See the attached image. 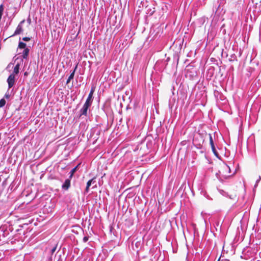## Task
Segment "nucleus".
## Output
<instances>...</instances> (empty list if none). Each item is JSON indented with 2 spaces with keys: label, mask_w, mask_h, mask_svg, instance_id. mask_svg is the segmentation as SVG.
<instances>
[{
  "label": "nucleus",
  "mask_w": 261,
  "mask_h": 261,
  "mask_svg": "<svg viewBox=\"0 0 261 261\" xmlns=\"http://www.w3.org/2000/svg\"><path fill=\"white\" fill-rule=\"evenodd\" d=\"M77 166H76L75 167H74V168H73L70 172V176H69V178L71 179L74 173L76 172V170H77Z\"/></svg>",
  "instance_id": "obj_11"
},
{
  "label": "nucleus",
  "mask_w": 261,
  "mask_h": 261,
  "mask_svg": "<svg viewBox=\"0 0 261 261\" xmlns=\"http://www.w3.org/2000/svg\"><path fill=\"white\" fill-rule=\"evenodd\" d=\"M88 239L87 237H85L83 239V241L84 242H86L88 241Z\"/></svg>",
  "instance_id": "obj_18"
},
{
  "label": "nucleus",
  "mask_w": 261,
  "mask_h": 261,
  "mask_svg": "<svg viewBox=\"0 0 261 261\" xmlns=\"http://www.w3.org/2000/svg\"><path fill=\"white\" fill-rule=\"evenodd\" d=\"M208 136H209V138H210V145H211V146H213V145H214V142H213V138H212V135L211 134H209Z\"/></svg>",
  "instance_id": "obj_14"
},
{
  "label": "nucleus",
  "mask_w": 261,
  "mask_h": 261,
  "mask_svg": "<svg viewBox=\"0 0 261 261\" xmlns=\"http://www.w3.org/2000/svg\"><path fill=\"white\" fill-rule=\"evenodd\" d=\"M91 105L85 102L83 107V108L81 109L80 112H81V115H85L87 116V111L89 108L90 107Z\"/></svg>",
  "instance_id": "obj_3"
},
{
  "label": "nucleus",
  "mask_w": 261,
  "mask_h": 261,
  "mask_svg": "<svg viewBox=\"0 0 261 261\" xmlns=\"http://www.w3.org/2000/svg\"><path fill=\"white\" fill-rule=\"evenodd\" d=\"M15 75L13 74V73H12L9 76L7 79V83L8 84V87L9 89L13 86L15 84Z\"/></svg>",
  "instance_id": "obj_2"
},
{
  "label": "nucleus",
  "mask_w": 261,
  "mask_h": 261,
  "mask_svg": "<svg viewBox=\"0 0 261 261\" xmlns=\"http://www.w3.org/2000/svg\"><path fill=\"white\" fill-rule=\"evenodd\" d=\"M76 69V66L75 67L74 70H73L71 72L70 76L68 77V79H67V80L66 81V84H67L69 83L70 81L73 79L74 76L75 71Z\"/></svg>",
  "instance_id": "obj_8"
},
{
  "label": "nucleus",
  "mask_w": 261,
  "mask_h": 261,
  "mask_svg": "<svg viewBox=\"0 0 261 261\" xmlns=\"http://www.w3.org/2000/svg\"><path fill=\"white\" fill-rule=\"evenodd\" d=\"M92 95L89 94L88 97L87 98L85 102L91 105L92 102Z\"/></svg>",
  "instance_id": "obj_10"
},
{
  "label": "nucleus",
  "mask_w": 261,
  "mask_h": 261,
  "mask_svg": "<svg viewBox=\"0 0 261 261\" xmlns=\"http://www.w3.org/2000/svg\"><path fill=\"white\" fill-rule=\"evenodd\" d=\"M94 89L93 88H92L91 89V91L89 93V94H91L93 95V93H94Z\"/></svg>",
  "instance_id": "obj_17"
},
{
  "label": "nucleus",
  "mask_w": 261,
  "mask_h": 261,
  "mask_svg": "<svg viewBox=\"0 0 261 261\" xmlns=\"http://www.w3.org/2000/svg\"><path fill=\"white\" fill-rule=\"evenodd\" d=\"M219 173L221 177L224 178H227L231 176L229 174L230 173V168L226 164L223 165L221 167V170L219 171Z\"/></svg>",
  "instance_id": "obj_1"
},
{
  "label": "nucleus",
  "mask_w": 261,
  "mask_h": 261,
  "mask_svg": "<svg viewBox=\"0 0 261 261\" xmlns=\"http://www.w3.org/2000/svg\"><path fill=\"white\" fill-rule=\"evenodd\" d=\"M24 22V20H22L20 22V23L18 25L13 35H16L20 34L22 32V27L21 24Z\"/></svg>",
  "instance_id": "obj_4"
},
{
  "label": "nucleus",
  "mask_w": 261,
  "mask_h": 261,
  "mask_svg": "<svg viewBox=\"0 0 261 261\" xmlns=\"http://www.w3.org/2000/svg\"><path fill=\"white\" fill-rule=\"evenodd\" d=\"M70 187V179L68 178L65 180L62 186V188L64 190H67Z\"/></svg>",
  "instance_id": "obj_5"
},
{
  "label": "nucleus",
  "mask_w": 261,
  "mask_h": 261,
  "mask_svg": "<svg viewBox=\"0 0 261 261\" xmlns=\"http://www.w3.org/2000/svg\"><path fill=\"white\" fill-rule=\"evenodd\" d=\"M18 47L20 48H23L24 49L26 48V44L22 42H20L18 44Z\"/></svg>",
  "instance_id": "obj_12"
},
{
  "label": "nucleus",
  "mask_w": 261,
  "mask_h": 261,
  "mask_svg": "<svg viewBox=\"0 0 261 261\" xmlns=\"http://www.w3.org/2000/svg\"><path fill=\"white\" fill-rule=\"evenodd\" d=\"M6 104V100L2 98L0 100V108L4 107Z\"/></svg>",
  "instance_id": "obj_13"
},
{
  "label": "nucleus",
  "mask_w": 261,
  "mask_h": 261,
  "mask_svg": "<svg viewBox=\"0 0 261 261\" xmlns=\"http://www.w3.org/2000/svg\"><path fill=\"white\" fill-rule=\"evenodd\" d=\"M19 64H17L14 67L12 73H13L14 75L17 74L19 73Z\"/></svg>",
  "instance_id": "obj_9"
},
{
  "label": "nucleus",
  "mask_w": 261,
  "mask_h": 261,
  "mask_svg": "<svg viewBox=\"0 0 261 261\" xmlns=\"http://www.w3.org/2000/svg\"><path fill=\"white\" fill-rule=\"evenodd\" d=\"M260 180V176H259V178H258V179L257 180V181H257V182H258V181H259V180Z\"/></svg>",
  "instance_id": "obj_21"
},
{
  "label": "nucleus",
  "mask_w": 261,
  "mask_h": 261,
  "mask_svg": "<svg viewBox=\"0 0 261 261\" xmlns=\"http://www.w3.org/2000/svg\"><path fill=\"white\" fill-rule=\"evenodd\" d=\"M94 178L91 179L87 182V186H86V188L85 189V191L87 193H88L89 192V187L91 186V185L95 182V181L94 180Z\"/></svg>",
  "instance_id": "obj_6"
},
{
  "label": "nucleus",
  "mask_w": 261,
  "mask_h": 261,
  "mask_svg": "<svg viewBox=\"0 0 261 261\" xmlns=\"http://www.w3.org/2000/svg\"><path fill=\"white\" fill-rule=\"evenodd\" d=\"M5 97L7 98H8L9 97V95H7V94H6L5 95Z\"/></svg>",
  "instance_id": "obj_20"
},
{
  "label": "nucleus",
  "mask_w": 261,
  "mask_h": 261,
  "mask_svg": "<svg viewBox=\"0 0 261 261\" xmlns=\"http://www.w3.org/2000/svg\"><path fill=\"white\" fill-rule=\"evenodd\" d=\"M29 49L28 48H25L22 53H21L22 54V57L23 59H27L28 58V57L29 56Z\"/></svg>",
  "instance_id": "obj_7"
},
{
  "label": "nucleus",
  "mask_w": 261,
  "mask_h": 261,
  "mask_svg": "<svg viewBox=\"0 0 261 261\" xmlns=\"http://www.w3.org/2000/svg\"><path fill=\"white\" fill-rule=\"evenodd\" d=\"M56 250V247H54L52 249H51V253H53Z\"/></svg>",
  "instance_id": "obj_19"
},
{
  "label": "nucleus",
  "mask_w": 261,
  "mask_h": 261,
  "mask_svg": "<svg viewBox=\"0 0 261 261\" xmlns=\"http://www.w3.org/2000/svg\"><path fill=\"white\" fill-rule=\"evenodd\" d=\"M22 40H23V41H30V38H29V37H23V38H22Z\"/></svg>",
  "instance_id": "obj_16"
},
{
  "label": "nucleus",
  "mask_w": 261,
  "mask_h": 261,
  "mask_svg": "<svg viewBox=\"0 0 261 261\" xmlns=\"http://www.w3.org/2000/svg\"><path fill=\"white\" fill-rule=\"evenodd\" d=\"M24 75H27V72L24 73Z\"/></svg>",
  "instance_id": "obj_22"
},
{
  "label": "nucleus",
  "mask_w": 261,
  "mask_h": 261,
  "mask_svg": "<svg viewBox=\"0 0 261 261\" xmlns=\"http://www.w3.org/2000/svg\"><path fill=\"white\" fill-rule=\"evenodd\" d=\"M211 146V148H212V151L213 152H214V153L217 156L218 155V152H217V150L215 148V145H213V146Z\"/></svg>",
  "instance_id": "obj_15"
}]
</instances>
